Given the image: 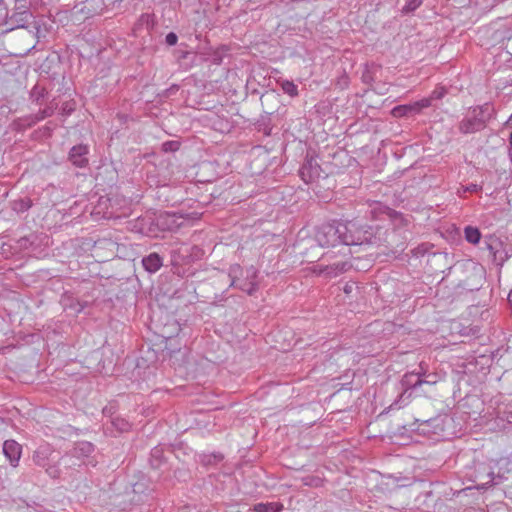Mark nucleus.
Wrapping results in <instances>:
<instances>
[{"mask_svg":"<svg viewBox=\"0 0 512 512\" xmlns=\"http://www.w3.org/2000/svg\"><path fill=\"white\" fill-rule=\"evenodd\" d=\"M465 191L470 192V193H478V192L482 191V186L478 185V184L471 183L465 187Z\"/></svg>","mask_w":512,"mask_h":512,"instance_id":"3c124183","label":"nucleus"},{"mask_svg":"<svg viewBox=\"0 0 512 512\" xmlns=\"http://www.w3.org/2000/svg\"><path fill=\"white\" fill-rule=\"evenodd\" d=\"M68 111V108H66V106L63 107V112H66Z\"/></svg>","mask_w":512,"mask_h":512,"instance_id":"e2e57ef3","label":"nucleus"},{"mask_svg":"<svg viewBox=\"0 0 512 512\" xmlns=\"http://www.w3.org/2000/svg\"><path fill=\"white\" fill-rule=\"evenodd\" d=\"M106 8L105 0H77L75 5L77 13L84 15L85 18L101 15Z\"/></svg>","mask_w":512,"mask_h":512,"instance_id":"1a4fd4ad","label":"nucleus"},{"mask_svg":"<svg viewBox=\"0 0 512 512\" xmlns=\"http://www.w3.org/2000/svg\"><path fill=\"white\" fill-rule=\"evenodd\" d=\"M48 96V89L40 84L36 83L29 93V99L32 103H35L36 105H42Z\"/></svg>","mask_w":512,"mask_h":512,"instance_id":"aec40b11","label":"nucleus"},{"mask_svg":"<svg viewBox=\"0 0 512 512\" xmlns=\"http://www.w3.org/2000/svg\"><path fill=\"white\" fill-rule=\"evenodd\" d=\"M39 246V237L36 233H30L29 235L20 237L16 241L15 248L20 251H35Z\"/></svg>","mask_w":512,"mask_h":512,"instance_id":"dca6fc26","label":"nucleus"},{"mask_svg":"<svg viewBox=\"0 0 512 512\" xmlns=\"http://www.w3.org/2000/svg\"><path fill=\"white\" fill-rule=\"evenodd\" d=\"M510 120L512 121V116L510 117Z\"/></svg>","mask_w":512,"mask_h":512,"instance_id":"69168bd1","label":"nucleus"},{"mask_svg":"<svg viewBox=\"0 0 512 512\" xmlns=\"http://www.w3.org/2000/svg\"><path fill=\"white\" fill-rule=\"evenodd\" d=\"M178 42V35L175 32H169L165 37L167 46H175Z\"/></svg>","mask_w":512,"mask_h":512,"instance_id":"09e8293b","label":"nucleus"},{"mask_svg":"<svg viewBox=\"0 0 512 512\" xmlns=\"http://www.w3.org/2000/svg\"><path fill=\"white\" fill-rule=\"evenodd\" d=\"M175 57L180 66L187 70L194 65L197 56L191 51L177 50L175 52Z\"/></svg>","mask_w":512,"mask_h":512,"instance_id":"412c9836","label":"nucleus"},{"mask_svg":"<svg viewBox=\"0 0 512 512\" xmlns=\"http://www.w3.org/2000/svg\"><path fill=\"white\" fill-rule=\"evenodd\" d=\"M270 99H277V96L273 92H270V93L266 92V93L261 94V96H260L262 105H264L265 102Z\"/></svg>","mask_w":512,"mask_h":512,"instance_id":"864d4df0","label":"nucleus"},{"mask_svg":"<svg viewBox=\"0 0 512 512\" xmlns=\"http://www.w3.org/2000/svg\"><path fill=\"white\" fill-rule=\"evenodd\" d=\"M423 379L416 378V373H406L400 384L402 392L399 394L397 399L389 406V409H400L406 406L409 403V400L412 396L411 389H415L423 384Z\"/></svg>","mask_w":512,"mask_h":512,"instance_id":"39448f33","label":"nucleus"},{"mask_svg":"<svg viewBox=\"0 0 512 512\" xmlns=\"http://www.w3.org/2000/svg\"><path fill=\"white\" fill-rule=\"evenodd\" d=\"M508 156H509L510 163L512 164V148L511 147H508Z\"/></svg>","mask_w":512,"mask_h":512,"instance_id":"13d9d810","label":"nucleus"},{"mask_svg":"<svg viewBox=\"0 0 512 512\" xmlns=\"http://www.w3.org/2000/svg\"><path fill=\"white\" fill-rule=\"evenodd\" d=\"M465 288L468 289L469 291H474V290H479L480 287L479 286H471V285L466 284Z\"/></svg>","mask_w":512,"mask_h":512,"instance_id":"6e6d98bb","label":"nucleus"},{"mask_svg":"<svg viewBox=\"0 0 512 512\" xmlns=\"http://www.w3.org/2000/svg\"><path fill=\"white\" fill-rule=\"evenodd\" d=\"M228 51V49L226 48V46H222L216 50H214L210 55H209V60L212 64L214 65H221L222 62H223V58L226 54V52Z\"/></svg>","mask_w":512,"mask_h":512,"instance_id":"72a5a7b5","label":"nucleus"},{"mask_svg":"<svg viewBox=\"0 0 512 512\" xmlns=\"http://www.w3.org/2000/svg\"><path fill=\"white\" fill-rule=\"evenodd\" d=\"M511 37H512V31L510 28H508L506 26H504L502 29H498L495 32L496 39L504 40V39H511Z\"/></svg>","mask_w":512,"mask_h":512,"instance_id":"c03bdc74","label":"nucleus"},{"mask_svg":"<svg viewBox=\"0 0 512 512\" xmlns=\"http://www.w3.org/2000/svg\"><path fill=\"white\" fill-rule=\"evenodd\" d=\"M57 105L51 102L44 109H40L35 115L37 116L39 121L44 120L45 118L51 117L54 114Z\"/></svg>","mask_w":512,"mask_h":512,"instance_id":"4c0bfd02","label":"nucleus"},{"mask_svg":"<svg viewBox=\"0 0 512 512\" xmlns=\"http://www.w3.org/2000/svg\"><path fill=\"white\" fill-rule=\"evenodd\" d=\"M508 141H509V146L508 147L512 148V132L509 135Z\"/></svg>","mask_w":512,"mask_h":512,"instance_id":"bf43d9fd","label":"nucleus"},{"mask_svg":"<svg viewBox=\"0 0 512 512\" xmlns=\"http://www.w3.org/2000/svg\"><path fill=\"white\" fill-rule=\"evenodd\" d=\"M464 237L468 243L476 245L480 242L482 234L479 228L469 225L464 228Z\"/></svg>","mask_w":512,"mask_h":512,"instance_id":"cd10ccee","label":"nucleus"},{"mask_svg":"<svg viewBox=\"0 0 512 512\" xmlns=\"http://www.w3.org/2000/svg\"><path fill=\"white\" fill-rule=\"evenodd\" d=\"M165 220L163 216H140L134 220L132 230L150 238H157L166 229Z\"/></svg>","mask_w":512,"mask_h":512,"instance_id":"20e7f679","label":"nucleus"},{"mask_svg":"<svg viewBox=\"0 0 512 512\" xmlns=\"http://www.w3.org/2000/svg\"><path fill=\"white\" fill-rule=\"evenodd\" d=\"M392 115L394 117H411L415 116L412 104L398 105L392 109Z\"/></svg>","mask_w":512,"mask_h":512,"instance_id":"7c9ffc66","label":"nucleus"},{"mask_svg":"<svg viewBox=\"0 0 512 512\" xmlns=\"http://www.w3.org/2000/svg\"><path fill=\"white\" fill-rule=\"evenodd\" d=\"M133 493L138 496L137 499L133 500L137 503H140L146 501L150 490L146 487L144 482H137L133 485Z\"/></svg>","mask_w":512,"mask_h":512,"instance_id":"c85d7f7f","label":"nucleus"},{"mask_svg":"<svg viewBox=\"0 0 512 512\" xmlns=\"http://www.w3.org/2000/svg\"><path fill=\"white\" fill-rule=\"evenodd\" d=\"M33 206V201L29 197L15 199L11 202V208L17 214L28 211Z\"/></svg>","mask_w":512,"mask_h":512,"instance_id":"a878e982","label":"nucleus"},{"mask_svg":"<svg viewBox=\"0 0 512 512\" xmlns=\"http://www.w3.org/2000/svg\"><path fill=\"white\" fill-rule=\"evenodd\" d=\"M322 168L317 162L315 152L308 151L299 169L300 178L306 183H312L320 178Z\"/></svg>","mask_w":512,"mask_h":512,"instance_id":"6e6552de","label":"nucleus"},{"mask_svg":"<svg viewBox=\"0 0 512 512\" xmlns=\"http://www.w3.org/2000/svg\"><path fill=\"white\" fill-rule=\"evenodd\" d=\"M3 454L11 466L17 467L22 454V446L13 439L6 440L3 443Z\"/></svg>","mask_w":512,"mask_h":512,"instance_id":"f8f14e48","label":"nucleus"},{"mask_svg":"<svg viewBox=\"0 0 512 512\" xmlns=\"http://www.w3.org/2000/svg\"><path fill=\"white\" fill-rule=\"evenodd\" d=\"M44 469L48 476L51 477L52 479L59 478L60 468L58 467V465L48 463V465L44 467Z\"/></svg>","mask_w":512,"mask_h":512,"instance_id":"79ce46f5","label":"nucleus"},{"mask_svg":"<svg viewBox=\"0 0 512 512\" xmlns=\"http://www.w3.org/2000/svg\"><path fill=\"white\" fill-rule=\"evenodd\" d=\"M231 280L230 287H235L248 295H254L258 290L257 282H251L244 275V269L239 264H232L228 270Z\"/></svg>","mask_w":512,"mask_h":512,"instance_id":"0eeeda50","label":"nucleus"},{"mask_svg":"<svg viewBox=\"0 0 512 512\" xmlns=\"http://www.w3.org/2000/svg\"><path fill=\"white\" fill-rule=\"evenodd\" d=\"M447 94V89L445 87H436L432 92L431 94L429 95V97L431 98V101L433 100H440L442 99L445 95Z\"/></svg>","mask_w":512,"mask_h":512,"instance_id":"37998d69","label":"nucleus"},{"mask_svg":"<svg viewBox=\"0 0 512 512\" xmlns=\"http://www.w3.org/2000/svg\"><path fill=\"white\" fill-rule=\"evenodd\" d=\"M272 112H266L264 115H261L258 121L256 122V127L258 131H262L264 135L269 136L271 134L270 127V115Z\"/></svg>","mask_w":512,"mask_h":512,"instance_id":"c756f323","label":"nucleus"},{"mask_svg":"<svg viewBox=\"0 0 512 512\" xmlns=\"http://www.w3.org/2000/svg\"><path fill=\"white\" fill-rule=\"evenodd\" d=\"M149 465L154 470H161L164 472L168 469V460L164 455V448L162 446H155L150 451L148 459Z\"/></svg>","mask_w":512,"mask_h":512,"instance_id":"ddd939ff","label":"nucleus"},{"mask_svg":"<svg viewBox=\"0 0 512 512\" xmlns=\"http://www.w3.org/2000/svg\"><path fill=\"white\" fill-rule=\"evenodd\" d=\"M277 83L280 84L283 92L290 97H296L298 96V87L296 84H294L293 81L289 80H278Z\"/></svg>","mask_w":512,"mask_h":512,"instance_id":"473e14b6","label":"nucleus"},{"mask_svg":"<svg viewBox=\"0 0 512 512\" xmlns=\"http://www.w3.org/2000/svg\"><path fill=\"white\" fill-rule=\"evenodd\" d=\"M131 427L132 425L128 420L120 416H116L112 417V420H110V426H105V433L110 436H116L111 428L115 429L118 433H126L131 430Z\"/></svg>","mask_w":512,"mask_h":512,"instance_id":"4468645a","label":"nucleus"},{"mask_svg":"<svg viewBox=\"0 0 512 512\" xmlns=\"http://www.w3.org/2000/svg\"><path fill=\"white\" fill-rule=\"evenodd\" d=\"M251 93H252V94H255V95H258V94H259V91H258L257 89H253V90H251Z\"/></svg>","mask_w":512,"mask_h":512,"instance_id":"052dcab7","label":"nucleus"},{"mask_svg":"<svg viewBox=\"0 0 512 512\" xmlns=\"http://www.w3.org/2000/svg\"><path fill=\"white\" fill-rule=\"evenodd\" d=\"M412 104L414 109V113L419 114L423 109L428 108L432 105V101L430 97L422 98L418 101H415Z\"/></svg>","mask_w":512,"mask_h":512,"instance_id":"58836bf2","label":"nucleus"},{"mask_svg":"<svg viewBox=\"0 0 512 512\" xmlns=\"http://www.w3.org/2000/svg\"><path fill=\"white\" fill-rule=\"evenodd\" d=\"M163 265L162 257L156 253L152 252L149 255L142 258V266L148 273L157 272Z\"/></svg>","mask_w":512,"mask_h":512,"instance_id":"6ab92c4d","label":"nucleus"},{"mask_svg":"<svg viewBox=\"0 0 512 512\" xmlns=\"http://www.w3.org/2000/svg\"><path fill=\"white\" fill-rule=\"evenodd\" d=\"M361 80L365 84H371L374 81V76H373L372 72L368 68H366L363 71L362 76H361Z\"/></svg>","mask_w":512,"mask_h":512,"instance_id":"8fccbe9b","label":"nucleus"},{"mask_svg":"<svg viewBox=\"0 0 512 512\" xmlns=\"http://www.w3.org/2000/svg\"><path fill=\"white\" fill-rule=\"evenodd\" d=\"M40 122L35 114L26 115L20 117L14 121V128L16 131H25L28 128L33 127L36 123Z\"/></svg>","mask_w":512,"mask_h":512,"instance_id":"4be33fe9","label":"nucleus"},{"mask_svg":"<svg viewBox=\"0 0 512 512\" xmlns=\"http://www.w3.org/2000/svg\"><path fill=\"white\" fill-rule=\"evenodd\" d=\"M54 127H55V125H52V123L49 122L41 130L45 136L51 137Z\"/></svg>","mask_w":512,"mask_h":512,"instance_id":"603ef678","label":"nucleus"},{"mask_svg":"<svg viewBox=\"0 0 512 512\" xmlns=\"http://www.w3.org/2000/svg\"><path fill=\"white\" fill-rule=\"evenodd\" d=\"M250 81L246 83V87L249 88Z\"/></svg>","mask_w":512,"mask_h":512,"instance_id":"0e129e2a","label":"nucleus"},{"mask_svg":"<svg viewBox=\"0 0 512 512\" xmlns=\"http://www.w3.org/2000/svg\"><path fill=\"white\" fill-rule=\"evenodd\" d=\"M118 412V403L116 401L109 402L105 407L102 409V414L104 417L109 418L112 420V417H116Z\"/></svg>","mask_w":512,"mask_h":512,"instance_id":"e433bc0d","label":"nucleus"},{"mask_svg":"<svg viewBox=\"0 0 512 512\" xmlns=\"http://www.w3.org/2000/svg\"><path fill=\"white\" fill-rule=\"evenodd\" d=\"M68 111V108H66V106L63 107V112H66Z\"/></svg>","mask_w":512,"mask_h":512,"instance_id":"680f3d73","label":"nucleus"},{"mask_svg":"<svg viewBox=\"0 0 512 512\" xmlns=\"http://www.w3.org/2000/svg\"><path fill=\"white\" fill-rule=\"evenodd\" d=\"M412 373H416V378L423 379V377H431V374H427V367L424 365V362L419 364V369L412 371Z\"/></svg>","mask_w":512,"mask_h":512,"instance_id":"de8ad7c7","label":"nucleus"},{"mask_svg":"<svg viewBox=\"0 0 512 512\" xmlns=\"http://www.w3.org/2000/svg\"><path fill=\"white\" fill-rule=\"evenodd\" d=\"M512 256V248L508 247L500 238L498 240V248L494 250L493 263L497 266L503 264Z\"/></svg>","mask_w":512,"mask_h":512,"instance_id":"a211bd4d","label":"nucleus"},{"mask_svg":"<svg viewBox=\"0 0 512 512\" xmlns=\"http://www.w3.org/2000/svg\"><path fill=\"white\" fill-rule=\"evenodd\" d=\"M95 451V445L89 441H78L69 452L72 457L87 458Z\"/></svg>","mask_w":512,"mask_h":512,"instance_id":"2eb2a0df","label":"nucleus"},{"mask_svg":"<svg viewBox=\"0 0 512 512\" xmlns=\"http://www.w3.org/2000/svg\"><path fill=\"white\" fill-rule=\"evenodd\" d=\"M432 246L433 245L429 243H422L412 250V255L417 258L423 257L429 251V248H431Z\"/></svg>","mask_w":512,"mask_h":512,"instance_id":"a19ab883","label":"nucleus"},{"mask_svg":"<svg viewBox=\"0 0 512 512\" xmlns=\"http://www.w3.org/2000/svg\"><path fill=\"white\" fill-rule=\"evenodd\" d=\"M181 144L179 141L170 140L162 143L161 150L165 153L176 152L179 150Z\"/></svg>","mask_w":512,"mask_h":512,"instance_id":"ea45409f","label":"nucleus"},{"mask_svg":"<svg viewBox=\"0 0 512 512\" xmlns=\"http://www.w3.org/2000/svg\"><path fill=\"white\" fill-rule=\"evenodd\" d=\"M90 149L87 144L74 145L68 152V161L76 168H87L89 166Z\"/></svg>","mask_w":512,"mask_h":512,"instance_id":"9b49d317","label":"nucleus"},{"mask_svg":"<svg viewBox=\"0 0 512 512\" xmlns=\"http://www.w3.org/2000/svg\"><path fill=\"white\" fill-rule=\"evenodd\" d=\"M495 117L496 110L491 103L472 106L463 115L457 128L462 135L475 134L483 131Z\"/></svg>","mask_w":512,"mask_h":512,"instance_id":"f03ea898","label":"nucleus"},{"mask_svg":"<svg viewBox=\"0 0 512 512\" xmlns=\"http://www.w3.org/2000/svg\"><path fill=\"white\" fill-rule=\"evenodd\" d=\"M352 267L351 263L348 261H337L333 264L326 265L321 269V272L326 276L332 278L336 277L348 270Z\"/></svg>","mask_w":512,"mask_h":512,"instance_id":"f3484780","label":"nucleus"},{"mask_svg":"<svg viewBox=\"0 0 512 512\" xmlns=\"http://www.w3.org/2000/svg\"><path fill=\"white\" fill-rule=\"evenodd\" d=\"M345 245H372L392 247L390 237L395 235L379 225H369L359 220L345 221Z\"/></svg>","mask_w":512,"mask_h":512,"instance_id":"f257e3e1","label":"nucleus"},{"mask_svg":"<svg viewBox=\"0 0 512 512\" xmlns=\"http://www.w3.org/2000/svg\"><path fill=\"white\" fill-rule=\"evenodd\" d=\"M283 508L281 502H260L255 504L251 510L253 512H281Z\"/></svg>","mask_w":512,"mask_h":512,"instance_id":"393cba45","label":"nucleus"},{"mask_svg":"<svg viewBox=\"0 0 512 512\" xmlns=\"http://www.w3.org/2000/svg\"><path fill=\"white\" fill-rule=\"evenodd\" d=\"M303 485L309 487H321L323 486L324 480L319 476L307 475L302 478Z\"/></svg>","mask_w":512,"mask_h":512,"instance_id":"f704fd0d","label":"nucleus"},{"mask_svg":"<svg viewBox=\"0 0 512 512\" xmlns=\"http://www.w3.org/2000/svg\"><path fill=\"white\" fill-rule=\"evenodd\" d=\"M244 275L251 282H256L258 270L253 265H251L244 270Z\"/></svg>","mask_w":512,"mask_h":512,"instance_id":"a18cd8bd","label":"nucleus"},{"mask_svg":"<svg viewBox=\"0 0 512 512\" xmlns=\"http://www.w3.org/2000/svg\"><path fill=\"white\" fill-rule=\"evenodd\" d=\"M50 451L47 447H39L33 452L32 460L35 465L39 467H46L49 463Z\"/></svg>","mask_w":512,"mask_h":512,"instance_id":"5701e85b","label":"nucleus"},{"mask_svg":"<svg viewBox=\"0 0 512 512\" xmlns=\"http://www.w3.org/2000/svg\"><path fill=\"white\" fill-rule=\"evenodd\" d=\"M405 2L406 3L402 7L401 12L402 14L407 15L418 9L422 5L423 0H405Z\"/></svg>","mask_w":512,"mask_h":512,"instance_id":"c9c22d12","label":"nucleus"},{"mask_svg":"<svg viewBox=\"0 0 512 512\" xmlns=\"http://www.w3.org/2000/svg\"><path fill=\"white\" fill-rule=\"evenodd\" d=\"M345 221L333 220L324 223L316 231V241L322 247L345 245Z\"/></svg>","mask_w":512,"mask_h":512,"instance_id":"7ed1b4c3","label":"nucleus"},{"mask_svg":"<svg viewBox=\"0 0 512 512\" xmlns=\"http://www.w3.org/2000/svg\"><path fill=\"white\" fill-rule=\"evenodd\" d=\"M498 240L499 237L495 235H487L484 239L485 249L488 251V256L492 261L494 257V250H497L498 248Z\"/></svg>","mask_w":512,"mask_h":512,"instance_id":"2f4dec72","label":"nucleus"},{"mask_svg":"<svg viewBox=\"0 0 512 512\" xmlns=\"http://www.w3.org/2000/svg\"><path fill=\"white\" fill-rule=\"evenodd\" d=\"M224 459L223 454L219 452L202 453L199 455V462L204 466L217 465Z\"/></svg>","mask_w":512,"mask_h":512,"instance_id":"bb28decb","label":"nucleus"},{"mask_svg":"<svg viewBox=\"0 0 512 512\" xmlns=\"http://www.w3.org/2000/svg\"><path fill=\"white\" fill-rule=\"evenodd\" d=\"M431 376H432V378H430V377H429V379H424V378H423V380H424V381H423V383H429V384H430V383H435V382H436V380H435L434 378H435L436 376H435V375H432V374H431Z\"/></svg>","mask_w":512,"mask_h":512,"instance_id":"5fc2aeb1","label":"nucleus"},{"mask_svg":"<svg viewBox=\"0 0 512 512\" xmlns=\"http://www.w3.org/2000/svg\"><path fill=\"white\" fill-rule=\"evenodd\" d=\"M421 494L424 495L425 497H430V496H432L433 491L431 489L430 490H425Z\"/></svg>","mask_w":512,"mask_h":512,"instance_id":"4d7b16f0","label":"nucleus"},{"mask_svg":"<svg viewBox=\"0 0 512 512\" xmlns=\"http://www.w3.org/2000/svg\"><path fill=\"white\" fill-rule=\"evenodd\" d=\"M373 213L376 216L386 215L392 221L395 229L405 228L410 224V219L407 216L381 203L377 204Z\"/></svg>","mask_w":512,"mask_h":512,"instance_id":"9d476101","label":"nucleus"},{"mask_svg":"<svg viewBox=\"0 0 512 512\" xmlns=\"http://www.w3.org/2000/svg\"><path fill=\"white\" fill-rule=\"evenodd\" d=\"M416 482V479L414 477H401L396 479V485L397 487H408L411 486L413 483Z\"/></svg>","mask_w":512,"mask_h":512,"instance_id":"49530a36","label":"nucleus"},{"mask_svg":"<svg viewBox=\"0 0 512 512\" xmlns=\"http://www.w3.org/2000/svg\"><path fill=\"white\" fill-rule=\"evenodd\" d=\"M203 254V249L197 245L181 246L173 254L172 265L174 266L175 269L174 273L184 276V272L182 273L180 271V262H182L183 264H189L191 262L201 259Z\"/></svg>","mask_w":512,"mask_h":512,"instance_id":"423d86ee","label":"nucleus"},{"mask_svg":"<svg viewBox=\"0 0 512 512\" xmlns=\"http://www.w3.org/2000/svg\"><path fill=\"white\" fill-rule=\"evenodd\" d=\"M156 25L154 14L144 13L142 14L137 23L135 24V29H145L148 33H150Z\"/></svg>","mask_w":512,"mask_h":512,"instance_id":"b1692460","label":"nucleus"}]
</instances>
